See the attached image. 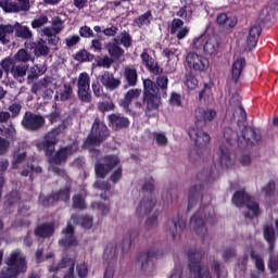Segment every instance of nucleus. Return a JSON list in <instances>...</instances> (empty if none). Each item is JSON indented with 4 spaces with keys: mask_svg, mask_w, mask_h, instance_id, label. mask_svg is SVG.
Here are the masks:
<instances>
[{
    "mask_svg": "<svg viewBox=\"0 0 278 278\" xmlns=\"http://www.w3.org/2000/svg\"><path fill=\"white\" fill-rule=\"evenodd\" d=\"M141 60L147 66V68L150 71V73H153V75H160V66L157 65V62L155 59H153L151 55H149V52L147 50H143L141 53Z\"/></svg>",
    "mask_w": 278,
    "mask_h": 278,
    "instance_id": "obj_26",
    "label": "nucleus"
},
{
    "mask_svg": "<svg viewBox=\"0 0 278 278\" xmlns=\"http://www.w3.org/2000/svg\"><path fill=\"white\" fill-rule=\"evenodd\" d=\"M185 86L187 90H197V88H199V80L197 77H194V75L187 74L185 76Z\"/></svg>",
    "mask_w": 278,
    "mask_h": 278,
    "instance_id": "obj_48",
    "label": "nucleus"
},
{
    "mask_svg": "<svg viewBox=\"0 0 278 278\" xmlns=\"http://www.w3.org/2000/svg\"><path fill=\"white\" fill-rule=\"evenodd\" d=\"M106 50L109 52V55H111V58H114V60H118V58H123V55L125 54V50L118 47V39H114V42L108 43Z\"/></svg>",
    "mask_w": 278,
    "mask_h": 278,
    "instance_id": "obj_30",
    "label": "nucleus"
},
{
    "mask_svg": "<svg viewBox=\"0 0 278 278\" xmlns=\"http://www.w3.org/2000/svg\"><path fill=\"white\" fill-rule=\"evenodd\" d=\"M264 238L270 244V250L273 251V244L275 242V229L273 228V226L264 227Z\"/></svg>",
    "mask_w": 278,
    "mask_h": 278,
    "instance_id": "obj_52",
    "label": "nucleus"
},
{
    "mask_svg": "<svg viewBox=\"0 0 278 278\" xmlns=\"http://www.w3.org/2000/svg\"><path fill=\"white\" fill-rule=\"evenodd\" d=\"M190 139L199 149H206L210 144L211 137L203 129L199 128V124L191 127L188 131Z\"/></svg>",
    "mask_w": 278,
    "mask_h": 278,
    "instance_id": "obj_12",
    "label": "nucleus"
},
{
    "mask_svg": "<svg viewBox=\"0 0 278 278\" xmlns=\"http://www.w3.org/2000/svg\"><path fill=\"white\" fill-rule=\"evenodd\" d=\"M141 92H142V90H140V89L128 90L124 97V101L122 102L123 108L125 110H128L131 101H134V99H138V97H140Z\"/></svg>",
    "mask_w": 278,
    "mask_h": 278,
    "instance_id": "obj_37",
    "label": "nucleus"
},
{
    "mask_svg": "<svg viewBox=\"0 0 278 278\" xmlns=\"http://www.w3.org/2000/svg\"><path fill=\"white\" fill-rule=\"evenodd\" d=\"M73 225L68 224L65 229H63V233L65 235V238H63L59 244L61 247H77V239L73 236Z\"/></svg>",
    "mask_w": 278,
    "mask_h": 278,
    "instance_id": "obj_25",
    "label": "nucleus"
},
{
    "mask_svg": "<svg viewBox=\"0 0 278 278\" xmlns=\"http://www.w3.org/2000/svg\"><path fill=\"white\" fill-rule=\"evenodd\" d=\"M66 125L62 124L49 131L41 143L37 144L40 151H45L46 155L49 157L50 164H55L60 166L62 162H66V159L73 153H76L78 147L74 143L70 147L61 148L60 151L55 152V144H58V137L60 134H64Z\"/></svg>",
    "mask_w": 278,
    "mask_h": 278,
    "instance_id": "obj_1",
    "label": "nucleus"
},
{
    "mask_svg": "<svg viewBox=\"0 0 278 278\" xmlns=\"http://www.w3.org/2000/svg\"><path fill=\"white\" fill-rule=\"evenodd\" d=\"M91 207L92 210H97L102 216L110 214V206L103 202H93Z\"/></svg>",
    "mask_w": 278,
    "mask_h": 278,
    "instance_id": "obj_53",
    "label": "nucleus"
},
{
    "mask_svg": "<svg viewBox=\"0 0 278 278\" xmlns=\"http://www.w3.org/2000/svg\"><path fill=\"white\" fill-rule=\"evenodd\" d=\"M190 227L193 228L198 236H205L207 233V228L205 227V222L200 214H195L191 217Z\"/></svg>",
    "mask_w": 278,
    "mask_h": 278,
    "instance_id": "obj_21",
    "label": "nucleus"
},
{
    "mask_svg": "<svg viewBox=\"0 0 278 278\" xmlns=\"http://www.w3.org/2000/svg\"><path fill=\"white\" fill-rule=\"evenodd\" d=\"M75 60H77V62H91V60H94V55L86 50H81L76 54Z\"/></svg>",
    "mask_w": 278,
    "mask_h": 278,
    "instance_id": "obj_56",
    "label": "nucleus"
},
{
    "mask_svg": "<svg viewBox=\"0 0 278 278\" xmlns=\"http://www.w3.org/2000/svg\"><path fill=\"white\" fill-rule=\"evenodd\" d=\"M156 88L160 90L161 97H166V88H168V77L159 76L156 78Z\"/></svg>",
    "mask_w": 278,
    "mask_h": 278,
    "instance_id": "obj_47",
    "label": "nucleus"
},
{
    "mask_svg": "<svg viewBox=\"0 0 278 278\" xmlns=\"http://www.w3.org/2000/svg\"><path fill=\"white\" fill-rule=\"evenodd\" d=\"M203 201V194L197 188H192L189 192V204L188 210H192L194 205L201 203Z\"/></svg>",
    "mask_w": 278,
    "mask_h": 278,
    "instance_id": "obj_38",
    "label": "nucleus"
},
{
    "mask_svg": "<svg viewBox=\"0 0 278 278\" xmlns=\"http://www.w3.org/2000/svg\"><path fill=\"white\" fill-rule=\"evenodd\" d=\"M1 68L4 70L7 75L11 73L14 79H21L27 75V70L29 66L27 64H16L11 58H7L0 63Z\"/></svg>",
    "mask_w": 278,
    "mask_h": 278,
    "instance_id": "obj_10",
    "label": "nucleus"
},
{
    "mask_svg": "<svg viewBox=\"0 0 278 278\" xmlns=\"http://www.w3.org/2000/svg\"><path fill=\"white\" fill-rule=\"evenodd\" d=\"M247 66V61L242 56H238L235 59L231 67V77L233 81H238L240 79V75H242V71Z\"/></svg>",
    "mask_w": 278,
    "mask_h": 278,
    "instance_id": "obj_27",
    "label": "nucleus"
},
{
    "mask_svg": "<svg viewBox=\"0 0 278 278\" xmlns=\"http://www.w3.org/2000/svg\"><path fill=\"white\" fill-rule=\"evenodd\" d=\"M47 70L42 65H34L30 67L27 75V84H34L35 79H38Z\"/></svg>",
    "mask_w": 278,
    "mask_h": 278,
    "instance_id": "obj_35",
    "label": "nucleus"
},
{
    "mask_svg": "<svg viewBox=\"0 0 278 278\" xmlns=\"http://www.w3.org/2000/svg\"><path fill=\"white\" fill-rule=\"evenodd\" d=\"M110 136V129L105 124L96 121L91 128V134L87 138V144H101Z\"/></svg>",
    "mask_w": 278,
    "mask_h": 278,
    "instance_id": "obj_11",
    "label": "nucleus"
},
{
    "mask_svg": "<svg viewBox=\"0 0 278 278\" xmlns=\"http://www.w3.org/2000/svg\"><path fill=\"white\" fill-rule=\"evenodd\" d=\"M64 30V21L60 17H54L52 20V26L43 27L40 30L41 36H45L47 38L48 45H51L52 47H56L58 42H60V38L58 37V34H62Z\"/></svg>",
    "mask_w": 278,
    "mask_h": 278,
    "instance_id": "obj_7",
    "label": "nucleus"
},
{
    "mask_svg": "<svg viewBox=\"0 0 278 278\" xmlns=\"http://www.w3.org/2000/svg\"><path fill=\"white\" fill-rule=\"evenodd\" d=\"M53 231H55V228L51 224H43L35 230L36 236L39 238H49L50 236H53Z\"/></svg>",
    "mask_w": 278,
    "mask_h": 278,
    "instance_id": "obj_40",
    "label": "nucleus"
},
{
    "mask_svg": "<svg viewBox=\"0 0 278 278\" xmlns=\"http://www.w3.org/2000/svg\"><path fill=\"white\" fill-rule=\"evenodd\" d=\"M154 190H155V185L153 179L150 177L143 182L142 192H146V194H153Z\"/></svg>",
    "mask_w": 278,
    "mask_h": 278,
    "instance_id": "obj_57",
    "label": "nucleus"
},
{
    "mask_svg": "<svg viewBox=\"0 0 278 278\" xmlns=\"http://www.w3.org/2000/svg\"><path fill=\"white\" fill-rule=\"evenodd\" d=\"M118 156L116 155H109L104 157V163H98L96 165V175L97 177H100V179L105 178V175L112 170V168H116L119 164Z\"/></svg>",
    "mask_w": 278,
    "mask_h": 278,
    "instance_id": "obj_13",
    "label": "nucleus"
},
{
    "mask_svg": "<svg viewBox=\"0 0 278 278\" xmlns=\"http://www.w3.org/2000/svg\"><path fill=\"white\" fill-rule=\"evenodd\" d=\"M68 199H71V192L68 191V187H66L64 190L59 191L58 193H54L52 197H45V195H40L39 197V201L42 205H45L46 207L51 205V203L55 202V201H68Z\"/></svg>",
    "mask_w": 278,
    "mask_h": 278,
    "instance_id": "obj_17",
    "label": "nucleus"
},
{
    "mask_svg": "<svg viewBox=\"0 0 278 278\" xmlns=\"http://www.w3.org/2000/svg\"><path fill=\"white\" fill-rule=\"evenodd\" d=\"M155 207V198L153 195H146L137 206V216H147L153 212Z\"/></svg>",
    "mask_w": 278,
    "mask_h": 278,
    "instance_id": "obj_16",
    "label": "nucleus"
},
{
    "mask_svg": "<svg viewBox=\"0 0 278 278\" xmlns=\"http://www.w3.org/2000/svg\"><path fill=\"white\" fill-rule=\"evenodd\" d=\"M144 97H162L160 89L155 86V83L151 79L143 80Z\"/></svg>",
    "mask_w": 278,
    "mask_h": 278,
    "instance_id": "obj_31",
    "label": "nucleus"
},
{
    "mask_svg": "<svg viewBox=\"0 0 278 278\" xmlns=\"http://www.w3.org/2000/svg\"><path fill=\"white\" fill-rule=\"evenodd\" d=\"M50 51L51 49H49L47 40L45 39H39L35 45V55H37V58L49 55Z\"/></svg>",
    "mask_w": 278,
    "mask_h": 278,
    "instance_id": "obj_39",
    "label": "nucleus"
},
{
    "mask_svg": "<svg viewBox=\"0 0 278 278\" xmlns=\"http://www.w3.org/2000/svg\"><path fill=\"white\" fill-rule=\"evenodd\" d=\"M53 88H55L53 78L45 77L43 79L33 84L30 92H33V94H38L40 90H53Z\"/></svg>",
    "mask_w": 278,
    "mask_h": 278,
    "instance_id": "obj_20",
    "label": "nucleus"
},
{
    "mask_svg": "<svg viewBox=\"0 0 278 278\" xmlns=\"http://www.w3.org/2000/svg\"><path fill=\"white\" fill-rule=\"evenodd\" d=\"M113 257H116V247L108 245L104 250V260H113Z\"/></svg>",
    "mask_w": 278,
    "mask_h": 278,
    "instance_id": "obj_64",
    "label": "nucleus"
},
{
    "mask_svg": "<svg viewBox=\"0 0 278 278\" xmlns=\"http://www.w3.org/2000/svg\"><path fill=\"white\" fill-rule=\"evenodd\" d=\"M73 207L75 210H86V195L81 193L74 195Z\"/></svg>",
    "mask_w": 278,
    "mask_h": 278,
    "instance_id": "obj_49",
    "label": "nucleus"
},
{
    "mask_svg": "<svg viewBox=\"0 0 278 278\" xmlns=\"http://www.w3.org/2000/svg\"><path fill=\"white\" fill-rule=\"evenodd\" d=\"M27 157V154L25 152H18L14 155L13 160V168H18V164H23Z\"/></svg>",
    "mask_w": 278,
    "mask_h": 278,
    "instance_id": "obj_63",
    "label": "nucleus"
},
{
    "mask_svg": "<svg viewBox=\"0 0 278 278\" xmlns=\"http://www.w3.org/2000/svg\"><path fill=\"white\" fill-rule=\"evenodd\" d=\"M29 173H42V167L34 166V165H27V166L24 167L21 175H23V177H27L29 175Z\"/></svg>",
    "mask_w": 278,
    "mask_h": 278,
    "instance_id": "obj_59",
    "label": "nucleus"
},
{
    "mask_svg": "<svg viewBox=\"0 0 278 278\" xmlns=\"http://www.w3.org/2000/svg\"><path fill=\"white\" fill-rule=\"evenodd\" d=\"M190 28L184 26V21L174 18L172 22L170 34H175L178 40H184L188 36Z\"/></svg>",
    "mask_w": 278,
    "mask_h": 278,
    "instance_id": "obj_19",
    "label": "nucleus"
},
{
    "mask_svg": "<svg viewBox=\"0 0 278 278\" xmlns=\"http://www.w3.org/2000/svg\"><path fill=\"white\" fill-rule=\"evenodd\" d=\"M13 31H15L16 38H21L22 40H31V38H34L31 29L18 22L13 25Z\"/></svg>",
    "mask_w": 278,
    "mask_h": 278,
    "instance_id": "obj_24",
    "label": "nucleus"
},
{
    "mask_svg": "<svg viewBox=\"0 0 278 278\" xmlns=\"http://www.w3.org/2000/svg\"><path fill=\"white\" fill-rule=\"evenodd\" d=\"M119 42L123 47L129 49V47H131V36L128 33H122L119 36Z\"/></svg>",
    "mask_w": 278,
    "mask_h": 278,
    "instance_id": "obj_61",
    "label": "nucleus"
},
{
    "mask_svg": "<svg viewBox=\"0 0 278 278\" xmlns=\"http://www.w3.org/2000/svg\"><path fill=\"white\" fill-rule=\"evenodd\" d=\"M136 23L139 27H144V25H149V23H151V12H146L136 21Z\"/></svg>",
    "mask_w": 278,
    "mask_h": 278,
    "instance_id": "obj_60",
    "label": "nucleus"
},
{
    "mask_svg": "<svg viewBox=\"0 0 278 278\" xmlns=\"http://www.w3.org/2000/svg\"><path fill=\"white\" fill-rule=\"evenodd\" d=\"M160 97L162 96H144L146 108L149 112L160 108Z\"/></svg>",
    "mask_w": 278,
    "mask_h": 278,
    "instance_id": "obj_42",
    "label": "nucleus"
},
{
    "mask_svg": "<svg viewBox=\"0 0 278 278\" xmlns=\"http://www.w3.org/2000/svg\"><path fill=\"white\" fill-rule=\"evenodd\" d=\"M185 66H187V68L190 71L203 73L210 68V60H207V58H205L203 54L190 51L186 55Z\"/></svg>",
    "mask_w": 278,
    "mask_h": 278,
    "instance_id": "obj_8",
    "label": "nucleus"
},
{
    "mask_svg": "<svg viewBox=\"0 0 278 278\" xmlns=\"http://www.w3.org/2000/svg\"><path fill=\"white\" fill-rule=\"evenodd\" d=\"M76 273L80 278L88 277V266H86V263L84 262L77 263Z\"/></svg>",
    "mask_w": 278,
    "mask_h": 278,
    "instance_id": "obj_58",
    "label": "nucleus"
},
{
    "mask_svg": "<svg viewBox=\"0 0 278 278\" xmlns=\"http://www.w3.org/2000/svg\"><path fill=\"white\" fill-rule=\"evenodd\" d=\"M228 118L237 121V125H244L247 123V111L243 108H238L230 115H226Z\"/></svg>",
    "mask_w": 278,
    "mask_h": 278,
    "instance_id": "obj_36",
    "label": "nucleus"
},
{
    "mask_svg": "<svg viewBox=\"0 0 278 278\" xmlns=\"http://www.w3.org/2000/svg\"><path fill=\"white\" fill-rule=\"evenodd\" d=\"M110 123L113 129H125V127H129V119L121 114H113L109 116Z\"/></svg>",
    "mask_w": 278,
    "mask_h": 278,
    "instance_id": "obj_29",
    "label": "nucleus"
},
{
    "mask_svg": "<svg viewBox=\"0 0 278 278\" xmlns=\"http://www.w3.org/2000/svg\"><path fill=\"white\" fill-rule=\"evenodd\" d=\"M77 94L81 103H90L92 96L90 94V75L83 72L77 78Z\"/></svg>",
    "mask_w": 278,
    "mask_h": 278,
    "instance_id": "obj_9",
    "label": "nucleus"
},
{
    "mask_svg": "<svg viewBox=\"0 0 278 278\" xmlns=\"http://www.w3.org/2000/svg\"><path fill=\"white\" fill-rule=\"evenodd\" d=\"M169 231L172 233L173 240H177V237L181 231H184L185 224L181 220H178L177 223L175 222H169L168 223Z\"/></svg>",
    "mask_w": 278,
    "mask_h": 278,
    "instance_id": "obj_43",
    "label": "nucleus"
},
{
    "mask_svg": "<svg viewBox=\"0 0 278 278\" xmlns=\"http://www.w3.org/2000/svg\"><path fill=\"white\" fill-rule=\"evenodd\" d=\"M55 98L60 101H68V99H73V87L70 85H63L56 91Z\"/></svg>",
    "mask_w": 278,
    "mask_h": 278,
    "instance_id": "obj_33",
    "label": "nucleus"
},
{
    "mask_svg": "<svg viewBox=\"0 0 278 278\" xmlns=\"http://www.w3.org/2000/svg\"><path fill=\"white\" fill-rule=\"evenodd\" d=\"M49 23V17L47 15H40L39 17L31 21L30 25L33 29H40Z\"/></svg>",
    "mask_w": 278,
    "mask_h": 278,
    "instance_id": "obj_54",
    "label": "nucleus"
},
{
    "mask_svg": "<svg viewBox=\"0 0 278 278\" xmlns=\"http://www.w3.org/2000/svg\"><path fill=\"white\" fill-rule=\"evenodd\" d=\"M260 34H262V26L261 25H253L247 38L248 48L251 50L257 47V40H260Z\"/></svg>",
    "mask_w": 278,
    "mask_h": 278,
    "instance_id": "obj_22",
    "label": "nucleus"
},
{
    "mask_svg": "<svg viewBox=\"0 0 278 278\" xmlns=\"http://www.w3.org/2000/svg\"><path fill=\"white\" fill-rule=\"evenodd\" d=\"M242 140L245 144H257L262 140V136L257 135L251 127H244L242 129Z\"/></svg>",
    "mask_w": 278,
    "mask_h": 278,
    "instance_id": "obj_28",
    "label": "nucleus"
},
{
    "mask_svg": "<svg viewBox=\"0 0 278 278\" xmlns=\"http://www.w3.org/2000/svg\"><path fill=\"white\" fill-rule=\"evenodd\" d=\"M8 268L4 270L9 277L16 278L21 273H27V261L21 250L11 252L8 261Z\"/></svg>",
    "mask_w": 278,
    "mask_h": 278,
    "instance_id": "obj_6",
    "label": "nucleus"
},
{
    "mask_svg": "<svg viewBox=\"0 0 278 278\" xmlns=\"http://www.w3.org/2000/svg\"><path fill=\"white\" fill-rule=\"evenodd\" d=\"M93 188H96L97 190H102L104 192V194H100V198L103 199V201H108V199H110V184L103 180H97L93 185Z\"/></svg>",
    "mask_w": 278,
    "mask_h": 278,
    "instance_id": "obj_41",
    "label": "nucleus"
},
{
    "mask_svg": "<svg viewBox=\"0 0 278 278\" xmlns=\"http://www.w3.org/2000/svg\"><path fill=\"white\" fill-rule=\"evenodd\" d=\"M200 100L212 101V88L210 86H204V89L200 92Z\"/></svg>",
    "mask_w": 278,
    "mask_h": 278,
    "instance_id": "obj_62",
    "label": "nucleus"
},
{
    "mask_svg": "<svg viewBox=\"0 0 278 278\" xmlns=\"http://www.w3.org/2000/svg\"><path fill=\"white\" fill-rule=\"evenodd\" d=\"M15 62H29L31 60V54L29 52H27V50L25 49H20L15 56Z\"/></svg>",
    "mask_w": 278,
    "mask_h": 278,
    "instance_id": "obj_55",
    "label": "nucleus"
},
{
    "mask_svg": "<svg viewBox=\"0 0 278 278\" xmlns=\"http://www.w3.org/2000/svg\"><path fill=\"white\" fill-rule=\"evenodd\" d=\"M22 125L29 131H36L45 125V117L27 112L23 117Z\"/></svg>",
    "mask_w": 278,
    "mask_h": 278,
    "instance_id": "obj_15",
    "label": "nucleus"
},
{
    "mask_svg": "<svg viewBox=\"0 0 278 278\" xmlns=\"http://www.w3.org/2000/svg\"><path fill=\"white\" fill-rule=\"evenodd\" d=\"M0 8L7 13H16L23 11V4H20L12 0H0Z\"/></svg>",
    "mask_w": 278,
    "mask_h": 278,
    "instance_id": "obj_32",
    "label": "nucleus"
},
{
    "mask_svg": "<svg viewBox=\"0 0 278 278\" xmlns=\"http://www.w3.org/2000/svg\"><path fill=\"white\" fill-rule=\"evenodd\" d=\"M238 142V132L231 127L224 129V141L219 147V162L223 168H232L236 164V155L231 152V147Z\"/></svg>",
    "mask_w": 278,
    "mask_h": 278,
    "instance_id": "obj_2",
    "label": "nucleus"
},
{
    "mask_svg": "<svg viewBox=\"0 0 278 278\" xmlns=\"http://www.w3.org/2000/svg\"><path fill=\"white\" fill-rule=\"evenodd\" d=\"M232 203L236 207H244L245 211L243 212L244 218H249V220H253V218H257L262 211H260V204L255 202L249 193L244 190L237 191L232 197Z\"/></svg>",
    "mask_w": 278,
    "mask_h": 278,
    "instance_id": "obj_3",
    "label": "nucleus"
},
{
    "mask_svg": "<svg viewBox=\"0 0 278 278\" xmlns=\"http://www.w3.org/2000/svg\"><path fill=\"white\" fill-rule=\"evenodd\" d=\"M204 255L205 252H203V250H191L188 252L191 278H212L207 266L201 263Z\"/></svg>",
    "mask_w": 278,
    "mask_h": 278,
    "instance_id": "obj_4",
    "label": "nucleus"
},
{
    "mask_svg": "<svg viewBox=\"0 0 278 278\" xmlns=\"http://www.w3.org/2000/svg\"><path fill=\"white\" fill-rule=\"evenodd\" d=\"M211 268L217 275V278H227V269L220 266V262L214 261L211 265Z\"/></svg>",
    "mask_w": 278,
    "mask_h": 278,
    "instance_id": "obj_51",
    "label": "nucleus"
},
{
    "mask_svg": "<svg viewBox=\"0 0 278 278\" xmlns=\"http://www.w3.org/2000/svg\"><path fill=\"white\" fill-rule=\"evenodd\" d=\"M238 108H242L241 102H240V94L239 93H233L230 98V104L228 106L226 116H231Z\"/></svg>",
    "mask_w": 278,
    "mask_h": 278,
    "instance_id": "obj_45",
    "label": "nucleus"
},
{
    "mask_svg": "<svg viewBox=\"0 0 278 278\" xmlns=\"http://www.w3.org/2000/svg\"><path fill=\"white\" fill-rule=\"evenodd\" d=\"M100 84H102L106 90H116V88L121 86V79L115 78L114 74L105 72L100 76Z\"/></svg>",
    "mask_w": 278,
    "mask_h": 278,
    "instance_id": "obj_18",
    "label": "nucleus"
},
{
    "mask_svg": "<svg viewBox=\"0 0 278 278\" xmlns=\"http://www.w3.org/2000/svg\"><path fill=\"white\" fill-rule=\"evenodd\" d=\"M193 51L203 49L205 55H216L220 51V39L217 36L200 35L191 42Z\"/></svg>",
    "mask_w": 278,
    "mask_h": 278,
    "instance_id": "obj_5",
    "label": "nucleus"
},
{
    "mask_svg": "<svg viewBox=\"0 0 278 278\" xmlns=\"http://www.w3.org/2000/svg\"><path fill=\"white\" fill-rule=\"evenodd\" d=\"M58 270H64L63 278H75V260L64 257L56 266L49 267V273H58Z\"/></svg>",
    "mask_w": 278,
    "mask_h": 278,
    "instance_id": "obj_14",
    "label": "nucleus"
},
{
    "mask_svg": "<svg viewBox=\"0 0 278 278\" xmlns=\"http://www.w3.org/2000/svg\"><path fill=\"white\" fill-rule=\"evenodd\" d=\"M176 16H179V18L190 23V21H192V9L184 7L177 11Z\"/></svg>",
    "mask_w": 278,
    "mask_h": 278,
    "instance_id": "obj_50",
    "label": "nucleus"
},
{
    "mask_svg": "<svg viewBox=\"0 0 278 278\" xmlns=\"http://www.w3.org/2000/svg\"><path fill=\"white\" fill-rule=\"evenodd\" d=\"M9 34H14V25H0V42H3V45L8 43V39L5 37Z\"/></svg>",
    "mask_w": 278,
    "mask_h": 278,
    "instance_id": "obj_46",
    "label": "nucleus"
},
{
    "mask_svg": "<svg viewBox=\"0 0 278 278\" xmlns=\"http://www.w3.org/2000/svg\"><path fill=\"white\" fill-rule=\"evenodd\" d=\"M195 118L198 121L195 125H199L202 121L204 123L211 122L216 118V111L214 109L204 110L199 108L195 110Z\"/></svg>",
    "mask_w": 278,
    "mask_h": 278,
    "instance_id": "obj_23",
    "label": "nucleus"
},
{
    "mask_svg": "<svg viewBox=\"0 0 278 278\" xmlns=\"http://www.w3.org/2000/svg\"><path fill=\"white\" fill-rule=\"evenodd\" d=\"M218 25H223L226 29H231V27H236V20L227 16L226 13H222L217 16Z\"/></svg>",
    "mask_w": 278,
    "mask_h": 278,
    "instance_id": "obj_44",
    "label": "nucleus"
},
{
    "mask_svg": "<svg viewBox=\"0 0 278 278\" xmlns=\"http://www.w3.org/2000/svg\"><path fill=\"white\" fill-rule=\"evenodd\" d=\"M124 77L128 85L136 86L138 84V72L131 66H126L124 70Z\"/></svg>",
    "mask_w": 278,
    "mask_h": 278,
    "instance_id": "obj_34",
    "label": "nucleus"
}]
</instances>
